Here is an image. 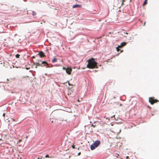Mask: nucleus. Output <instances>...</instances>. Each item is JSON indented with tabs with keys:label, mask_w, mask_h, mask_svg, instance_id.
Instances as JSON below:
<instances>
[{
	"label": "nucleus",
	"mask_w": 159,
	"mask_h": 159,
	"mask_svg": "<svg viewBox=\"0 0 159 159\" xmlns=\"http://www.w3.org/2000/svg\"><path fill=\"white\" fill-rule=\"evenodd\" d=\"M39 54L40 57L42 58L45 56L44 55V53L42 51L40 52L39 53Z\"/></svg>",
	"instance_id": "obj_6"
},
{
	"label": "nucleus",
	"mask_w": 159,
	"mask_h": 159,
	"mask_svg": "<svg viewBox=\"0 0 159 159\" xmlns=\"http://www.w3.org/2000/svg\"><path fill=\"white\" fill-rule=\"evenodd\" d=\"M68 84L70 85H71V84H70L69 82L68 83Z\"/></svg>",
	"instance_id": "obj_21"
},
{
	"label": "nucleus",
	"mask_w": 159,
	"mask_h": 159,
	"mask_svg": "<svg viewBox=\"0 0 159 159\" xmlns=\"http://www.w3.org/2000/svg\"><path fill=\"white\" fill-rule=\"evenodd\" d=\"M5 116V114L4 113L3 114V117H4Z\"/></svg>",
	"instance_id": "obj_19"
},
{
	"label": "nucleus",
	"mask_w": 159,
	"mask_h": 159,
	"mask_svg": "<svg viewBox=\"0 0 159 159\" xmlns=\"http://www.w3.org/2000/svg\"><path fill=\"white\" fill-rule=\"evenodd\" d=\"M88 64L87 66L89 69H93L98 68L97 66L98 63L93 58H91L87 61Z\"/></svg>",
	"instance_id": "obj_1"
},
{
	"label": "nucleus",
	"mask_w": 159,
	"mask_h": 159,
	"mask_svg": "<svg viewBox=\"0 0 159 159\" xmlns=\"http://www.w3.org/2000/svg\"><path fill=\"white\" fill-rule=\"evenodd\" d=\"M149 101L152 105L159 102V101L158 100L155 99L153 97H149Z\"/></svg>",
	"instance_id": "obj_4"
},
{
	"label": "nucleus",
	"mask_w": 159,
	"mask_h": 159,
	"mask_svg": "<svg viewBox=\"0 0 159 159\" xmlns=\"http://www.w3.org/2000/svg\"><path fill=\"white\" fill-rule=\"evenodd\" d=\"M46 64L48 66V63L45 61H43L42 62L41 64H40L39 62H34V63L33 66H34V67L35 68H37V66H41L42 67L43 66H44L45 65H44L43 66V64Z\"/></svg>",
	"instance_id": "obj_3"
},
{
	"label": "nucleus",
	"mask_w": 159,
	"mask_h": 159,
	"mask_svg": "<svg viewBox=\"0 0 159 159\" xmlns=\"http://www.w3.org/2000/svg\"><path fill=\"white\" fill-rule=\"evenodd\" d=\"M67 68H66L65 67H63V69L64 70H66V69Z\"/></svg>",
	"instance_id": "obj_16"
},
{
	"label": "nucleus",
	"mask_w": 159,
	"mask_h": 159,
	"mask_svg": "<svg viewBox=\"0 0 159 159\" xmlns=\"http://www.w3.org/2000/svg\"><path fill=\"white\" fill-rule=\"evenodd\" d=\"M57 61V59L56 58H54L52 60V62L53 63H54Z\"/></svg>",
	"instance_id": "obj_9"
},
{
	"label": "nucleus",
	"mask_w": 159,
	"mask_h": 159,
	"mask_svg": "<svg viewBox=\"0 0 159 159\" xmlns=\"http://www.w3.org/2000/svg\"><path fill=\"white\" fill-rule=\"evenodd\" d=\"M120 48H121V47H119V46H118V47H117L116 48V50L117 52H119L120 51V49H119Z\"/></svg>",
	"instance_id": "obj_11"
},
{
	"label": "nucleus",
	"mask_w": 159,
	"mask_h": 159,
	"mask_svg": "<svg viewBox=\"0 0 159 159\" xmlns=\"http://www.w3.org/2000/svg\"><path fill=\"white\" fill-rule=\"evenodd\" d=\"M72 70L71 68H67L66 69V72L68 75H70L71 74Z\"/></svg>",
	"instance_id": "obj_5"
},
{
	"label": "nucleus",
	"mask_w": 159,
	"mask_h": 159,
	"mask_svg": "<svg viewBox=\"0 0 159 159\" xmlns=\"http://www.w3.org/2000/svg\"><path fill=\"white\" fill-rule=\"evenodd\" d=\"M22 141V140L21 139H19V142H21V141Z\"/></svg>",
	"instance_id": "obj_17"
},
{
	"label": "nucleus",
	"mask_w": 159,
	"mask_h": 159,
	"mask_svg": "<svg viewBox=\"0 0 159 159\" xmlns=\"http://www.w3.org/2000/svg\"><path fill=\"white\" fill-rule=\"evenodd\" d=\"M126 43L125 42H122L121 43V45H120L119 46V47L122 48V47L124 46H125L126 45Z\"/></svg>",
	"instance_id": "obj_7"
},
{
	"label": "nucleus",
	"mask_w": 159,
	"mask_h": 159,
	"mask_svg": "<svg viewBox=\"0 0 159 159\" xmlns=\"http://www.w3.org/2000/svg\"><path fill=\"white\" fill-rule=\"evenodd\" d=\"M145 23H144V25H145Z\"/></svg>",
	"instance_id": "obj_25"
},
{
	"label": "nucleus",
	"mask_w": 159,
	"mask_h": 159,
	"mask_svg": "<svg viewBox=\"0 0 159 159\" xmlns=\"http://www.w3.org/2000/svg\"><path fill=\"white\" fill-rule=\"evenodd\" d=\"M147 1H148V0H145L144 1V2L143 3V6L145 5L147 3Z\"/></svg>",
	"instance_id": "obj_10"
},
{
	"label": "nucleus",
	"mask_w": 159,
	"mask_h": 159,
	"mask_svg": "<svg viewBox=\"0 0 159 159\" xmlns=\"http://www.w3.org/2000/svg\"><path fill=\"white\" fill-rule=\"evenodd\" d=\"M33 16H34L35 15H36V13H33Z\"/></svg>",
	"instance_id": "obj_15"
},
{
	"label": "nucleus",
	"mask_w": 159,
	"mask_h": 159,
	"mask_svg": "<svg viewBox=\"0 0 159 159\" xmlns=\"http://www.w3.org/2000/svg\"><path fill=\"white\" fill-rule=\"evenodd\" d=\"M26 139H27V138H28V137H27V136H26Z\"/></svg>",
	"instance_id": "obj_23"
},
{
	"label": "nucleus",
	"mask_w": 159,
	"mask_h": 159,
	"mask_svg": "<svg viewBox=\"0 0 159 159\" xmlns=\"http://www.w3.org/2000/svg\"><path fill=\"white\" fill-rule=\"evenodd\" d=\"M81 5H74L73 6V8H75L76 7H81Z\"/></svg>",
	"instance_id": "obj_8"
},
{
	"label": "nucleus",
	"mask_w": 159,
	"mask_h": 159,
	"mask_svg": "<svg viewBox=\"0 0 159 159\" xmlns=\"http://www.w3.org/2000/svg\"><path fill=\"white\" fill-rule=\"evenodd\" d=\"M77 101H78V102H80V101L79 100V99H78V100H77Z\"/></svg>",
	"instance_id": "obj_22"
},
{
	"label": "nucleus",
	"mask_w": 159,
	"mask_h": 159,
	"mask_svg": "<svg viewBox=\"0 0 159 159\" xmlns=\"http://www.w3.org/2000/svg\"><path fill=\"white\" fill-rule=\"evenodd\" d=\"M126 159H128L129 158V157H128V156H127V157H126Z\"/></svg>",
	"instance_id": "obj_20"
},
{
	"label": "nucleus",
	"mask_w": 159,
	"mask_h": 159,
	"mask_svg": "<svg viewBox=\"0 0 159 159\" xmlns=\"http://www.w3.org/2000/svg\"><path fill=\"white\" fill-rule=\"evenodd\" d=\"M46 158H49V157H49V156L48 155H47L45 156Z\"/></svg>",
	"instance_id": "obj_13"
},
{
	"label": "nucleus",
	"mask_w": 159,
	"mask_h": 159,
	"mask_svg": "<svg viewBox=\"0 0 159 159\" xmlns=\"http://www.w3.org/2000/svg\"><path fill=\"white\" fill-rule=\"evenodd\" d=\"M93 127H95V126L94 125H93Z\"/></svg>",
	"instance_id": "obj_24"
},
{
	"label": "nucleus",
	"mask_w": 159,
	"mask_h": 159,
	"mask_svg": "<svg viewBox=\"0 0 159 159\" xmlns=\"http://www.w3.org/2000/svg\"><path fill=\"white\" fill-rule=\"evenodd\" d=\"M100 141L98 140L96 141L93 143L90 146V149L93 150H94L100 144Z\"/></svg>",
	"instance_id": "obj_2"
},
{
	"label": "nucleus",
	"mask_w": 159,
	"mask_h": 159,
	"mask_svg": "<svg viewBox=\"0 0 159 159\" xmlns=\"http://www.w3.org/2000/svg\"><path fill=\"white\" fill-rule=\"evenodd\" d=\"M20 56V55L18 54H17L16 55V58H19V57Z\"/></svg>",
	"instance_id": "obj_12"
},
{
	"label": "nucleus",
	"mask_w": 159,
	"mask_h": 159,
	"mask_svg": "<svg viewBox=\"0 0 159 159\" xmlns=\"http://www.w3.org/2000/svg\"><path fill=\"white\" fill-rule=\"evenodd\" d=\"M80 154H81V152H79V153H78V155L79 156H80Z\"/></svg>",
	"instance_id": "obj_18"
},
{
	"label": "nucleus",
	"mask_w": 159,
	"mask_h": 159,
	"mask_svg": "<svg viewBox=\"0 0 159 159\" xmlns=\"http://www.w3.org/2000/svg\"><path fill=\"white\" fill-rule=\"evenodd\" d=\"M72 148H74H74H75V146H74V145H72Z\"/></svg>",
	"instance_id": "obj_14"
}]
</instances>
